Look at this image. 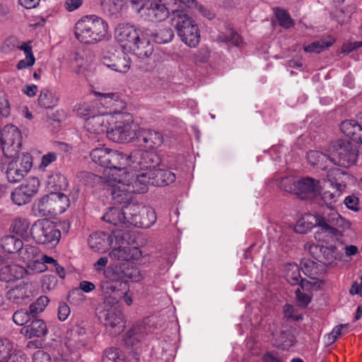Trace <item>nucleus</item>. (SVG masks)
I'll return each instance as SVG.
<instances>
[{
    "mask_svg": "<svg viewBox=\"0 0 362 362\" xmlns=\"http://www.w3.org/2000/svg\"><path fill=\"white\" fill-rule=\"evenodd\" d=\"M174 37V33L170 28H163L154 35V40L159 44L170 42Z\"/></svg>",
    "mask_w": 362,
    "mask_h": 362,
    "instance_id": "45",
    "label": "nucleus"
},
{
    "mask_svg": "<svg viewBox=\"0 0 362 362\" xmlns=\"http://www.w3.org/2000/svg\"><path fill=\"white\" fill-rule=\"evenodd\" d=\"M124 355L118 348H108L104 350L102 362H124Z\"/></svg>",
    "mask_w": 362,
    "mask_h": 362,
    "instance_id": "39",
    "label": "nucleus"
},
{
    "mask_svg": "<svg viewBox=\"0 0 362 362\" xmlns=\"http://www.w3.org/2000/svg\"><path fill=\"white\" fill-rule=\"evenodd\" d=\"M27 274V270L18 264L6 265L0 269V280L6 282L22 279Z\"/></svg>",
    "mask_w": 362,
    "mask_h": 362,
    "instance_id": "28",
    "label": "nucleus"
},
{
    "mask_svg": "<svg viewBox=\"0 0 362 362\" xmlns=\"http://www.w3.org/2000/svg\"><path fill=\"white\" fill-rule=\"evenodd\" d=\"M22 246V240L13 235H7L1 239V247L8 253L17 252L21 249Z\"/></svg>",
    "mask_w": 362,
    "mask_h": 362,
    "instance_id": "37",
    "label": "nucleus"
},
{
    "mask_svg": "<svg viewBox=\"0 0 362 362\" xmlns=\"http://www.w3.org/2000/svg\"><path fill=\"white\" fill-rule=\"evenodd\" d=\"M107 24L96 16H87L77 21L74 35L81 42L92 44L102 40L107 33Z\"/></svg>",
    "mask_w": 362,
    "mask_h": 362,
    "instance_id": "3",
    "label": "nucleus"
},
{
    "mask_svg": "<svg viewBox=\"0 0 362 362\" xmlns=\"http://www.w3.org/2000/svg\"><path fill=\"white\" fill-rule=\"evenodd\" d=\"M99 96L100 102L107 105H112L115 103H119L122 108L124 107V103L119 100V95L113 93H95Z\"/></svg>",
    "mask_w": 362,
    "mask_h": 362,
    "instance_id": "47",
    "label": "nucleus"
},
{
    "mask_svg": "<svg viewBox=\"0 0 362 362\" xmlns=\"http://www.w3.org/2000/svg\"><path fill=\"white\" fill-rule=\"evenodd\" d=\"M71 68L76 74H83L88 68L87 61L76 54L71 61Z\"/></svg>",
    "mask_w": 362,
    "mask_h": 362,
    "instance_id": "46",
    "label": "nucleus"
},
{
    "mask_svg": "<svg viewBox=\"0 0 362 362\" xmlns=\"http://www.w3.org/2000/svg\"><path fill=\"white\" fill-rule=\"evenodd\" d=\"M126 206L122 209L112 207L104 214L103 219L114 226L128 223V215L125 214Z\"/></svg>",
    "mask_w": 362,
    "mask_h": 362,
    "instance_id": "31",
    "label": "nucleus"
},
{
    "mask_svg": "<svg viewBox=\"0 0 362 362\" xmlns=\"http://www.w3.org/2000/svg\"><path fill=\"white\" fill-rule=\"evenodd\" d=\"M332 42H325V41H317L313 42L309 45L304 47V50L306 52H315L320 53L322 52L326 48L330 47L332 45Z\"/></svg>",
    "mask_w": 362,
    "mask_h": 362,
    "instance_id": "51",
    "label": "nucleus"
},
{
    "mask_svg": "<svg viewBox=\"0 0 362 362\" xmlns=\"http://www.w3.org/2000/svg\"><path fill=\"white\" fill-rule=\"evenodd\" d=\"M114 246L109 253L111 259L117 261H139L143 257L141 250L136 247L125 245L120 233H114Z\"/></svg>",
    "mask_w": 362,
    "mask_h": 362,
    "instance_id": "13",
    "label": "nucleus"
},
{
    "mask_svg": "<svg viewBox=\"0 0 362 362\" xmlns=\"http://www.w3.org/2000/svg\"><path fill=\"white\" fill-rule=\"evenodd\" d=\"M144 31L129 24H119L115 29V38L124 48L130 49Z\"/></svg>",
    "mask_w": 362,
    "mask_h": 362,
    "instance_id": "18",
    "label": "nucleus"
},
{
    "mask_svg": "<svg viewBox=\"0 0 362 362\" xmlns=\"http://www.w3.org/2000/svg\"><path fill=\"white\" fill-rule=\"evenodd\" d=\"M332 165L349 167L354 164L357 160L358 151L356 147L348 141H337L330 149Z\"/></svg>",
    "mask_w": 362,
    "mask_h": 362,
    "instance_id": "10",
    "label": "nucleus"
},
{
    "mask_svg": "<svg viewBox=\"0 0 362 362\" xmlns=\"http://www.w3.org/2000/svg\"><path fill=\"white\" fill-rule=\"evenodd\" d=\"M26 264L30 269L37 273H40L47 269L46 265L37 257L34 259L33 261L28 262Z\"/></svg>",
    "mask_w": 362,
    "mask_h": 362,
    "instance_id": "62",
    "label": "nucleus"
},
{
    "mask_svg": "<svg viewBox=\"0 0 362 362\" xmlns=\"http://www.w3.org/2000/svg\"><path fill=\"white\" fill-rule=\"evenodd\" d=\"M21 134L13 125H6L0 129V147L6 157L15 156L21 149Z\"/></svg>",
    "mask_w": 362,
    "mask_h": 362,
    "instance_id": "12",
    "label": "nucleus"
},
{
    "mask_svg": "<svg viewBox=\"0 0 362 362\" xmlns=\"http://www.w3.org/2000/svg\"><path fill=\"white\" fill-rule=\"evenodd\" d=\"M346 325H340L333 328L332 332L327 335V343L332 344L341 335V329L346 327Z\"/></svg>",
    "mask_w": 362,
    "mask_h": 362,
    "instance_id": "64",
    "label": "nucleus"
},
{
    "mask_svg": "<svg viewBox=\"0 0 362 362\" xmlns=\"http://www.w3.org/2000/svg\"><path fill=\"white\" fill-rule=\"evenodd\" d=\"M313 286L308 291L303 290L299 286L296 290L295 291L296 299L298 303L301 306H306L310 302L311 300V293L310 291L312 289Z\"/></svg>",
    "mask_w": 362,
    "mask_h": 362,
    "instance_id": "49",
    "label": "nucleus"
},
{
    "mask_svg": "<svg viewBox=\"0 0 362 362\" xmlns=\"http://www.w3.org/2000/svg\"><path fill=\"white\" fill-rule=\"evenodd\" d=\"M30 234L36 243L52 246L58 244L61 238L60 230L48 219L35 221L31 226Z\"/></svg>",
    "mask_w": 362,
    "mask_h": 362,
    "instance_id": "8",
    "label": "nucleus"
},
{
    "mask_svg": "<svg viewBox=\"0 0 362 362\" xmlns=\"http://www.w3.org/2000/svg\"><path fill=\"white\" fill-rule=\"evenodd\" d=\"M114 235L105 232H95L90 235L88 243L95 252L104 253L114 246Z\"/></svg>",
    "mask_w": 362,
    "mask_h": 362,
    "instance_id": "21",
    "label": "nucleus"
},
{
    "mask_svg": "<svg viewBox=\"0 0 362 362\" xmlns=\"http://www.w3.org/2000/svg\"><path fill=\"white\" fill-rule=\"evenodd\" d=\"M129 49L141 59L149 57L154 50L153 45L150 42L144 32L141 33Z\"/></svg>",
    "mask_w": 362,
    "mask_h": 362,
    "instance_id": "26",
    "label": "nucleus"
},
{
    "mask_svg": "<svg viewBox=\"0 0 362 362\" xmlns=\"http://www.w3.org/2000/svg\"><path fill=\"white\" fill-rule=\"evenodd\" d=\"M19 49L24 52L25 58L18 62L16 66L17 69L21 70L32 66L35 62L32 47L28 43L24 42L19 47Z\"/></svg>",
    "mask_w": 362,
    "mask_h": 362,
    "instance_id": "36",
    "label": "nucleus"
},
{
    "mask_svg": "<svg viewBox=\"0 0 362 362\" xmlns=\"http://www.w3.org/2000/svg\"><path fill=\"white\" fill-rule=\"evenodd\" d=\"M8 163L6 174L10 182H18L30 171L33 166V158L28 153L16 154Z\"/></svg>",
    "mask_w": 362,
    "mask_h": 362,
    "instance_id": "11",
    "label": "nucleus"
},
{
    "mask_svg": "<svg viewBox=\"0 0 362 362\" xmlns=\"http://www.w3.org/2000/svg\"><path fill=\"white\" fill-rule=\"evenodd\" d=\"M111 126L107 137L115 142L129 141L137 135L138 126L134 122L132 115L127 112L112 113Z\"/></svg>",
    "mask_w": 362,
    "mask_h": 362,
    "instance_id": "4",
    "label": "nucleus"
},
{
    "mask_svg": "<svg viewBox=\"0 0 362 362\" xmlns=\"http://www.w3.org/2000/svg\"><path fill=\"white\" fill-rule=\"evenodd\" d=\"M47 325L42 320L33 319L29 325L23 327L21 334L29 339L42 337L47 334Z\"/></svg>",
    "mask_w": 362,
    "mask_h": 362,
    "instance_id": "25",
    "label": "nucleus"
},
{
    "mask_svg": "<svg viewBox=\"0 0 362 362\" xmlns=\"http://www.w3.org/2000/svg\"><path fill=\"white\" fill-rule=\"evenodd\" d=\"M281 187L288 192H292L297 194V180L293 177H285L281 180Z\"/></svg>",
    "mask_w": 362,
    "mask_h": 362,
    "instance_id": "58",
    "label": "nucleus"
},
{
    "mask_svg": "<svg viewBox=\"0 0 362 362\" xmlns=\"http://www.w3.org/2000/svg\"><path fill=\"white\" fill-rule=\"evenodd\" d=\"M297 194L303 198L316 196L320 192L321 185L319 180L304 177L297 180Z\"/></svg>",
    "mask_w": 362,
    "mask_h": 362,
    "instance_id": "22",
    "label": "nucleus"
},
{
    "mask_svg": "<svg viewBox=\"0 0 362 362\" xmlns=\"http://www.w3.org/2000/svg\"><path fill=\"white\" fill-rule=\"evenodd\" d=\"M39 187V180L30 177L12 192L11 199L18 206L26 204L37 193Z\"/></svg>",
    "mask_w": 362,
    "mask_h": 362,
    "instance_id": "15",
    "label": "nucleus"
},
{
    "mask_svg": "<svg viewBox=\"0 0 362 362\" xmlns=\"http://www.w3.org/2000/svg\"><path fill=\"white\" fill-rule=\"evenodd\" d=\"M29 227L30 223L28 221L21 218H16L11 225L13 232L23 238L28 236Z\"/></svg>",
    "mask_w": 362,
    "mask_h": 362,
    "instance_id": "40",
    "label": "nucleus"
},
{
    "mask_svg": "<svg viewBox=\"0 0 362 362\" xmlns=\"http://www.w3.org/2000/svg\"><path fill=\"white\" fill-rule=\"evenodd\" d=\"M27 286L23 283L9 290L6 294L8 300L18 305L24 303L29 298Z\"/></svg>",
    "mask_w": 362,
    "mask_h": 362,
    "instance_id": "33",
    "label": "nucleus"
},
{
    "mask_svg": "<svg viewBox=\"0 0 362 362\" xmlns=\"http://www.w3.org/2000/svg\"><path fill=\"white\" fill-rule=\"evenodd\" d=\"M57 153L54 152H49L45 154L41 159V162L39 165V168L45 170L49 164L57 160Z\"/></svg>",
    "mask_w": 362,
    "mask_h": 362,
    "instance_id": "63",
    "label": "nucleus"
},
{
    "mask_svg": "<svg viewBox=\"0 0 362 362\" xmlns=\"http://www.w3.org/2000/svg\"><path fill=\"white\" fill-rule=\"evenodd\" d=\"M146 335V328L143 325H136L129 329L126 334L124 339L127 346L137 350L140 343L145 339Z\"/></svg>",
    "mask_w": 362,
    "mask_h": 362,
    "instance_id": "29",
    "label": "nucleus"
},
{
    "mask_svg": "<svg viewBox=\"0 0 362 362\" xmlns=\"http://www.w3.org/2000/svg\"><path fill=\"white\" fill-rule=\"evenodd\" d=\"M125 214L128 215V223L138 228H148L156 221L154 210L139 204H130L126 206Z\"/></svg>",
    "mask_w": 362,
    "mask_h": 362,
    "instance_id": "9",
    "label": "nucleus"
},
{
    "mask_svg": "<svg viewBox=\"0 0 362 362\" xmlns=\"http://www.w3.org/2000/svg\"><path fill=\"white\" fill-rule=\"evenodd\" d=\"M30 313H29L28 311L23 310H17L13 315V320L17 325L24 327L30 320Z\"/></svg>",
    "mask_w": 362,
    "mask_h": 362,
    "instance_id": "55",
    "label": "nucleus"
},
{
    "mask_svg": "<svg viewBox=\"0 0 362 362\" xmlns=\"http://www.w3.org/2000/svg\"><path fill=\"white\" fill-rule=\"evenodd\" d=\"M108 11L114 15L120 12L126 6L127 0H107Z\"/></svg>",
    "mask_w": 362,
    "mask_h": 362,
    "instance_id": "56",
    "label": "nucleus"
},
{
    "mask_svg": "<svg viewBox=\"0 0 362 362\" xmlns=\"http://www.w3.org/2000/svg\"><path fill=\"white\" fill-rule=\"evenodd\" d=\"M110 153L111 149L108 148H95L93 149L92 151L90 152V157L93 162L107 169L109 163V156Z\"/></svg>",
    "mask_w": 362,
    "mask_h": 362,
    "instance_id": "34",
    "label": "nucleus"
},
{
    "mask_svg": "<svg viewBox=\"0 0 362 362\" xmlns=\"http://www.w3.org/2000/svg\"><path fill=\"white\" fill-rule=\"evenodd\" d=\"M316 226L320 227V230L315 233L316 238H317V235L322 233L335 234L336 233V230L329 226L323 217L310 214H305L297 221L295 226V231L298 233H306Z\"/></svg>",
    "mask_w": 362,
    "mask_h": 362,
    "instance_id": "14",
    "label": "nucleus"
},
{
    "mask_svg": "<svg viewBox=\"0 0 362 362\" xmlns=\"http://www.w3.org/2000/svg\"><path fill=\"white\" fill-rule=\"evenodd\" d=\"M59 95L53 90L44 88L40 91L37 102L38 105L44 108H53L58 105Z\"/></svg>",
    "mask_w": 362,
    "mask_h": 362,
    "instance_id": "32",
    "label": "nucleus"
},
{
    "mask_svg": "<svg viewBox=\"0 0 362 362\" xmlns=\"http://www.w3.org/2000/svg\"><path fill=\"white\" fill-rule=\"evenodd\" d=\"M148 152L135 150L128 155L123 152L111 150L107 168L103 174L104 182L111 187L112 199L118 204H124L132 199L134 179L141 168L151 163Z\"/></svg>",
    "mask_w": 362,
    "mask_h": 362,
    "instance_id": "1",
    "label": "nucleus"
},
{
    "mask_svg": "<svg viewBox=\"0 0 362 362\" xmlns=\"http://www.w3.org/2000/svg\"><path fill=\"white\" fill-rule=\"evenodd\" d=\"M69 206V199L62 192H51L43 196L34 205V209L40 216L57 215L64 213Z\"/></svg>",
    "mask_w": 362,
    "mask_h": 362,
    "instance_id": "7",
    "label": "nucleus"
},
{
    "mask_svg": "<svg viewBox=\"0 0 362 362\" xmlns=\"http://www.w3.org/2000/svg\"><path fill=\"white\" fill-rule=\"evenodd\" d=\"M160 2H164L167 4L169 6L175 7L176 11L179 7H187V8H194V6H197L196 0H159Z\"/></svg>",
    "mask_w": 362,
    "mask_h": 362,
    "instance_id": "52",
    "label": "nucleus"
},
{
    "mask_svg": "<svg viewBox=\"0 0 362 362\" xmlns=\"http://www.w3.org/2000/svg\"><path fill=\"white\" fill-rule=\"evenodd\" d=\"M49 303V299L47 296H42L39 297L37 300L30 305V313L31 315H36L42 313Z\"/></svg>",
    "mask_w": 362,
    "mask_h": 362,
    "instance_id": "50",
    "label": "nucleus"
},
{
    "mask_svg": "<svg viewBox=\"0 0 362 362\" xmlns=\"http://www.w3.org/2000/svg\"><path fill=\"white\" fill-rule=\"evenodd\" d=\"M275 344L281 347L283 349H287L294 343V336L289 331H282L274 334Z\"/></svg>",
    "mask_w": 362,
    "mask_h": 362,
    "instance_id": "38",
    "label": "nucleus"
},
{
    "mask_svg": "<svg viewBox=\"0 0 362 362\" xmlns=\"http://www.w3.org/2000/svg\"><path fill=\"white\" fill-rule=\"evenodd\" d=\"M276 16L279 25L285 28H290L295 24L290 15L283 9H277Z\"/></svg>",
    "mask_w": 362,
    "mask_h": 362,
    "instance_id": "48",
    "label": "nucleus"
},
{
    "mask_svg": "<svg viewBox=\"0 0 362 362\" xmlns=\"http://www.w3.org/2000/svg\"><path fill=\"white\" fill-rule=\"evenodd\" d=\"M68 185L66 178L62 174L57 173L49 177L47 186L51 192H59L65 189Z\"/></svg>",
    "mask_w": 362,
    "mask_h": 362,
    "instance_id": "35",
    "label": "nucleus"
},
{
    "mask_svg": "<svg viewBox=\"0 0 362 362\" xmlns=\"http://www.w3.org/2000/svg\"><path fill=\"white\" fill-rule=\"evenodd\" d=\"M88 344L86 329L81 325H76L67 332L65 345L71 351L84 348Z\"/></svg>",
    "mask_w": 362,
    "mask_h": 362,
    "instance_id": "17",
    "label": "nucleus"
},
{
    "mask_svg": "<svg viewBox=\"0 0 362 362\" xmlns=\"http://www.w3.org/2000/svg\"><path fill=\"white\" fill-rule=\"evenodd\" d=\"M112 119V113L93 115L86 118L85 129L90 134H100L109 131Z\"/></svg>",
    "mask_w": 362,
    "mask_h": 362,
    "instance_id": "19",
    "label": "nucleus"
},
{
    "mask_svg": "<svg viewBox=\"0 0 362 362\" xmlns=\"http://www.w3.org/2000/svg\"><path fill=\"white\" fill-rule=\"evenodd\" d=\"M27 356L23 351L12 346V351H10L8 356L4 362H26Z\"/></svg>",
    "mask_w": 362,
    "mask_h": 362,
    "instance_id": "53",
    "label": "nucleus"
},
{
    "mask_svg": "<svg viewBox=\"0 0 362 362\" xmlns=\"http://www.w3.org/2000/svg\"><path fill=\"white\" fill-rule=\"evenodd\" d=\"M136 136L139 144L146 150L156 149L163 143V136L161 132L153 129H140Z\"/></svg>",
    "mask_w": 362,
    "mask_h": 362,
    "instance_id": "20",
    "label": "nucleus"
},
{
    "mask_svg": "<svg viewBox=\"0 0 362 362\" xmlns=\"http://www.w3.org/2000/svg\"><path fill=\"white\" fill-rule=\"evenodd\" d=\"M359 121L353 119L345 120L341 124V132L354 141L362 144V114Z\"/></svg>",
    "mask_w": 362,
    "mask_h": 362,
    "instance_id": "23",
    "label": "nucleus"
},
{
    "mask_svg": "<svg viewBox=\"0 0 362 362\" xmlns=\"http://www.w3.org/2000/svg\"><path fill=\"white\" fill-rule=\"evenodd\" d=\"M117 300L110 296H106L103 308L98 313V318L104 325L106 331L111 335L121 334L126 327V319L123 313L116 306Z\"/></svg>",
    "mask_w": 362,
    "mask_h": 362,
    "instance_id": "5",
    "label": "nucleus"
},
{
    "mask_svg": "<svg viewBox=\"0 0 362 362\" xmlns=\"http://www.w3.org/2000/svg\"><path fill=\"white\" fill-rule=\"evenodd\" d=\"M151 163L148 166L141 168L134 179V187H129V192L135 193H144L148 190V185H165L173 183L175 180V175L168 170H161L155 168L153 157L155 156L148 152Z\"/></svg>",
    "mask_w": 362,
    "mask_h": 362,
    "instance_id": "2",
    "label": "nucleus"
},
{
    "mask_svg": "<svg viewBox=\"0 0 362 362\" xmlns=\"http://www.w3.org/2000/svg\"><path fill=\"white\" fill-rule=\"evenodd\" d=\"M32 361L33 362H52V358L47 352L39 349L33 353Z\"/></svg>",
    "mask_w": 362,
    "mask_h": 362,
    "instance_id": "60",
    "label": "nucleus"
},
{
    "mask_svg": "<svg viewBox=\"0 0 362 362\" xmlns=\"http://www.w3.org/2000/svg\"><path fill=\"white\" fill-rule=\"evenodd\" d=\"M129 4L132 9L138 13L144 15L147 6L149 4V0H127V5Z\"/></svg>",
    "mask_w": 362,
    "mask_h": 362,
    "instance_id": "57",
    "label": "nucleus"
},
{
    "mask_svg": "<svg viewBox=\"0 0 362 362\" xmlns=\"http://www.w3.org/2000/svg\"><path fill=\"white\" fill-rule=\"evenodd\" d=\"M125 279H129L132 281L139 282L144 279L141 271L136 268H132L124 272Z\"/></svg>",
    "mask_w": 362,
    "mask_h": 362,
    "instance_id": "61",
    "label": "nucleus"
},
{
    "mask_svg": "<svg viewBox=\"0 0 362 362\" xmlns=\"http://www.w3.org/2000/svg\"><path fill=\"white\" fill-rule=\"evenodd\" d=\"M13 344L7 339H0V362H4L12 351Z\"/></svg>",
    "mask_w": 362,
    "mask_h": 362,
    "instance_id": "59",
    "label": "nucleus"
},
{
    "mask_svg": "<svg viewBox=\"0 0 362 362\" xmlns=\"http://www.w3.org/2000/svg\"><path fill=\"white\" fill-rule=\"evenodd\" d=\"M18 253L20 257L27 264L37 257L39 250L35 246L26 245L24 247L22 246Z\"/></svg>",
    "mask_w": 362,
    "mask_h": 362,
    "instance_id": "42",
    "label": "nucleus"
},
{
    "mask_svg": "<svg viewBox=\"0 0 362 362\" xmlns=\"http://www.w3.org/2000/svg\"><path fill=\"white\" fill-rule=\"evenodd\" d=\"M284 271L286 279L290 284L300 286L303 291H308L312 286L309 281L302 279L298 264L295 263L287 264L285 266Z\"/></svg>",
    "mask_w": 362,
    "mask_h": 362,
    "instance_id": "24",
    "label": "nucleus"
},
{
    "mask_svg": "<svg viewBox=\"0 0 362 362\" xmlns=\"http://www.w3.org/2000/svg\"><path fill=\"white\" fill-rule=\"evenodd\" d=\"M301 264L303 273L312 279H314L320 271L318 263L314 260L304 259Z\"/></svg>",
    "mask_w": 362,
    "mask_h": 362,
    "instance_id": "44",
    "label": "nucleus"
},
{
    "mask_svg": "<svg viewBox=\"0 0 362 362\" xmlns=\"http://www.w3.org/2000/svg\"><path fill=\"white\" fill-rule=\"evenodd\" d=\"M105 276L111 281H120L125 280V274L117 265L108 267L104 271Z\"/></svg>",
    "mask_w": 362,
    "mask_h": 362,
    "instance_id": "41",
    "label": "nucleus"
},
{
    "mask_svg": "<svg viewBox=\"0 0 362 362\" xmlns=\"http://www.w3.org/2000/svg\"><path fill=\"white\" fill-rule=\"evenodd\" d=\"M173 13V23L181 40L190 47H196L200 42V31L197 23L192 17L183 11Z\"/></svg>",
    "mask_w": 362,
    "mask_h": 362,
    "instance_id": "6",
    "label": "nucleus"
},
{
    "mask_svg": "<svg viewBox=\"0 0 362 362\" xmlns=\"http://www.w3.org/2000/svg\"><path fill=\"white\" fill-rule=\"evenodd\" d=\"M327 222L332 225L331 227H333L336 230L334 235L337 233V230L334 228L335 226L342 229L349 228L350 227V223L337 212H334L328 216ZM329 226H330L329 224ZM332 235H333L334 234Z\"/></svg>",
    "mask_w": 362,
    "mask_h": 362,
    "instance_id": "43",
    "label": "nucleus"
},
{
    "mask_svg": "<svg viewBox=\"0 0 362 362\" xmlns=\"http://www.w3.org/2000/svg\"><path fill=\"white\" fill-rule=\"evenodd\" d=\"M308 162L312 165H316L323 170L332 166V156L317 151H310L306 156Z\"/></svg>",
    "mask_w": 362,
    "mask_h": 362,
    "instance_id": "30",
    "label": "nucleus"
},
{
    "mask_svg": "<svg viewBox=\"0 0 362 362\" xmlns=\"http://www.w3.org/2000/svg\"><path fill=\"white\" fill-rule=\"evenodd\" d=\"M76 113L78 117L83 118L86 122V118L92 117L94 113V109L92 105L88 103L79 104L76 107Z\"/></svg>",
    "mask_w": 362,
    "mask_h": 362,
    "instance_id": "54",
    "label": "nucleus"
},
{
    "mask_svg": "<svg viewBox=\"0 0 362 362\" xmlns=\"http://www.w3.org/2000/svg\"><path fill=\"white\" fill-rule=\"evenodd\" d=\"M167 4H158L149 1L146 11L144 12L150 21H161L165 20L169 14V9L166 7Z\"/></svg>",
    "mask_w": 362,
    "mask_h": 362,
    "instance_id": "27",
    "label": "nucleus"
},
{
    "mask_svg": "<svg viewBox=\"0 0 362 362\" xmlns=\"http://www.w3.org/2000/svg\"><path fill=\"white\" fill-rule=\"evenodd\" d=\"M102 62L107 67L119 73H127L131 66L128 55L114 48H110L104 54Z\"/></svg>",
    "mask_w": 362,
    "mask_h": 362,
    "instance_id": "16",
    "label": "nucleus"
}]
</instances>
